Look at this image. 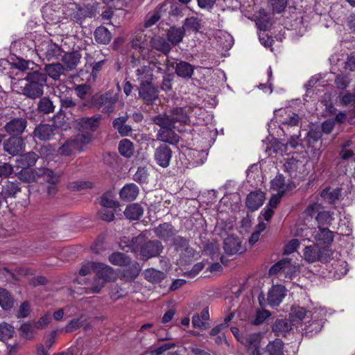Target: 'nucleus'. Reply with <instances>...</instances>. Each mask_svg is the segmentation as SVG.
<instances>
[{"label": "nucleus", "mask_w": 355, "mask_h": 355, "mask_svg": "<svg viewBox=\"0 0 355 355\" xmlns=\"http://www.w3.org/2000/svg\"><path fill=\"white\" fill-rule=\"evenodd\" d=\"M46 75L39 71L28 72L25 78L12 83V87L18 94L31 99L40 98L44 94V87L46 85Z\"/></svg>", "instance_id": "1"}, {"label": "nucleus", "mask_w": 355, "mask_h": 355, "mask_svg": "<svg viewBox=\"0 0 355 355\" xmlns=\"http://www.w3.org/2000/svg\"><path fill=\"white\" fill-rule=\"evenodd\" d=\"M128 247L132 252H139L144 259H149L159 255L163 248L161 243L157 241L145 243L144 237L142 236L133 238Z\"/></svg>", "instance_id": "2"}, {"label": "nucleus", "mask_w": 355, "mask_h": 355, "mask_svg": "<svg viewBox=\"0 0 355 355\" xmlns=\"http://www.w3.org/2000/svg\"><path fill=\"white\" fill-rule=\"evenodd\" d=\"M300 270V266L291 263L290 259L286 258L274 264L269 270L270 275H277L282 281H288L296 276Z\"/></svg>", "instance_id": "3"}, {"label": "nucleus", "mask_w": 355, "mask_h": 355, "mask_svg": "<svg viewBox=\"0 0 355 355\" xmlns=\"http://www.w3.org/2000/svg\"><path fill=\"white\" fill-rule=\"evenodd\" d=\"M315 243L306 246L303 251V258L308 263L317 261L327 262L330 260L333 252L327 247H319Z\"/></svg>", "instance_id": "4"}, {"label": "nucleus", "mask_w": 355, "mask_h": 355, "mask_svg": "<svg viewBox=\"0 0 355 355\" xmlns=\"http://www.w3.org/2000/svg\"><path fill=\"white\" fill-rule=\"evenodd\" d=\"M305 213L311 217L317 214L316 220L318 223V227L329 225L332 220L330 213L327 211H322L321 205L317 202L310 205L306 208Z\"/></svg>", "instance_id": "5"}, {"label": "nucleus", "mask_w": 355, "mask_h": 355, "mask_svg": "<svg viewBox=\"0 0 355 355\" xmlns=\"http://www.w3.org/2000/svg\"><path fill=\"white\" fill-rule=\"evenodd\" d=\"M312 236L318 245H322L323 247L329 246L334 241V233L327 228L318 227V230H315L312 233Z\"/></svg>", "instance_id": "6"}, {"label": "nucleus", "mask_w": 355, "mask_h": 355, "mask_svg": "<svg viewBox=\"0 0 355 355\" xmlns=\"http://www.w3.org/2000/svg\"><path fill=\"white\" fill-rule=\"evenodd\" d=\"M171 157L172 151L166 145H162L155 150V159L157 164L162 168H166L169 166Z\"/></svg>", "instance_id": "7"}, {"label": "nucleus", "mask_w": 355, "mask_h": 355, "mask_svg": "<svg viewBox=\"0 0 355 355\" xmlns=\"http://www.w3.org/2000/svg\"><path fill=\"white\" fill-rule=\"evenodd\" d=\"M139 95L147 105H152L158 98V90L152 83L144 84L140 85Z\"/></svg>", "instance_id": "8"}, {"label": "nucleus", "mask_w": 355, "mask_h": 355, "mask_svg": "<svg viewBox=\"0 0 355 355\" xmlns=\"http://www.w3.org/2000/svg\"><path fill=\"white\" fill-rule=\"evenodd\" d=\"M24 148V140L20 137H10L3 144L4 150L12 155H17L23 152Z\"/></svg>", "instance_id": "9"}, {"label": "nucleus", "mask_w": 355, "mask_h": 355, "mask_svg": "<svg viewBox=\"0 0 355 355\" xmlns=\"http://www.w3.org/2000/svg\"><path fill=\"white\" fill-rule=\"evenodd\" d=\"M27 125V121L24 118H15L8 122L4 129L10 135H19L24 132Z\"/></svg>", "instance_id": "10"}, {"label": "nucleus", "mask_w": 355, "mask_h": 355, "mask_svg": "<svg viewBox=\"0 0 355 355\" xmlns=\"http://www.w3.org/2000/svg\"><path fill=\"white\" fill-rule=\"evenodd\" d=\"M57 128L54 125L40 124L34 131L35 137L42 141L51 139L57 132Z\"/></svg>", "instance_id": "11"}, {"label": "nucleus", "mask_w": 355, "mask_h": 355, "mask_svg": "<svg viewBox=\"0 0 355 355\" xmlns=\"http://www.w3.org/2000/svg\"><path fill=\"white\" fill-rule=\"evenodd\" d=\"M285 292V287L282 285L272 286L268 294V302L270 306H278L284 297Z\"/></svg>", "instance_id": "12"}, {"label": "nucleus", "mask_w": 355, "mask_h": 355, "mask_svg": "<svg viewBox=\"0 0 355 355\" xmlns=\"http://www.w3.org/2000/svg\"><path fill=\"white\" fill-rule=\"evenodd\" d=\"M265 200V194L263 192L257 191L250 193L246 198L245 204L247 207L251 211L258 209Z\"/></svg>", "instance_id": "13"}, {"label": "nucleus", "mask_w": 355, "mask_h": 355, "mask_svg": "<svg viewBox=\"0 0 355 355\" xmlns=\"http://www.w3.org/2000/svg\"><path fill=\"white\" fill-rule=\"evenodd\" d=\"M153 67L150 64L144 65L136 69L135 77L137 80L140 83V85L151 83L153 79Z\"/></svg>", "instance_id": "14"}, {"label": "nucleus", "mask_w": 355, "mask_h": 355, "mask_svg": "<svg viewBox=\"0 0 355 355\" xmlns=\"http://www.w3.org/2000/svg\"><path fill=\"white\" fill-rule=\"evenodd\" d=\"M118 98L116 95H112L107 92L101 95L96 102L98 107H103L105 112H110L112 110L113 105L116 103Z\"/></svg>", "instance_id": "15"}, {"label": "nucleus", "mask_w": 355, "mask_h": 355, "mask_svg": "<svg viewBox=\"0 0 355 355\" xmlns=\"http://www.w3.org/2000/svg\"><path fill=\"white\" fill-rule=\"evenodd\" d=\"M261 339L262 334L261 333L247 334L241 340V343L248 350L253 349V351H259Z\"/></svg>", "instance_id": "16"}, {"label": "nucleus", "mask_w": 355, "mask_h": 355, "mask_svg": "<svg viewBox=\"0 0 355 355\" xmlns=\"http://www.w3.org/2000/svg\"><path fill=\"white\" fill-rule=\"evenodd\" d=\"M209 320V310L207 308H205L201 311L200 314H196L193 316V327L198 329L205 330L209 327L208 323Z\"/></svg>", "instance_id": "17"}, {"label": "nucleus", "mask_w": 355, "mask_h": 355, "mask_svg": "<svg viewBox=\"0 0 355 355\" xmlns=\"http://www.w3.org/2000/svg\"><path fill=\"white\" fill-rule=\"evenodd\" d=\"M175 127H168L160 129L157 135V140L168 143L171 144H175L179 141L178 135L175 133L173 129Z\"/></svg>", "instance_id": "18"}, {"label": "nucleus", "mask_w": 355, "mask_h": 355, "mask_svg": "<svg viewBox=\"0 0 355 355\" xmlns=\"http://www.w3.org/2000/svg\"><path fill=\"white\" fill-rule=\"evenodd\" d=\"M94 266L96 270V276L105 282H110L114 278V271L110 266L98 262Z\"/></svg>", "instance_id": "19"}, {"label": "nucleus", "mask_w": 355, "mask_h": 355, "mask_svg": "<svg viewBox=\"0 0 355 355\" xmlns=\"http://www.w3.org/2000/svg\"><path fill=\"white\" fill-rule=\"evenodd\" d=\"M139 192L138 187L133 184H125L120 191V198L124 201H133L135 200Z\"/></svg>", "instance_id": "20"}, {"label": "nucleus", "mask_w": 355, "mask_h": 355, "mask_svg": "<svg viewBox=\"0 0 355 355\" xmlns=\"http://www.w3.org/2000/svg\"><path fill=\"white\" fill-rule=\"evenodd\" d=\"M100 115H95L92 117H83L78 119V124L80 128L86 131H94L99 125Z\"/></svg>", "instance_id": "21"}, {"label": "nucleus", "mask_w": 355, "mask_h": 355, "mask_svg": "<svg viewBox=\"0 0 355 355\" xmlns=\"http://www.w3.org/2000/svg\"><path fill=\"white\" fill-rule=\"evenodd\" d=\"M185 35L184 28L182 27H171L167 31V40L173 45L179 44Z\"/></svg>", "instance_id": "22"}, {"label": "nucleus", "mask_w": 355, "mask_h": 355, "mask_svg": "<svg viewBox=\"0 0 355 355\" xmlns=\"http://www.w3.org/2000/svg\"><path fill=\"white\" fill-rule=\"evenodd\" d=\"M224 250L229 254H235L241 250V243L239 239L228 236L224 241Z\"/></svg>", "instance_id": "23"}, {"label": "nucleus", "mask_w": 355, "mask_h": 355, "mask_svg": "<svg viewBox=\"0 0 355 355\" xmlns=\"http://www.w3.org/2000/svg\"><path fill=\"white\" fill-rule=\"evenodd\" d=\"M17 177L21 181L27 182L39 181L38 168H21V170L17 173Z\"/></svg>", "instance_id": "24"}, {"label": "nucleus", "mask_w": 355, "mask_h": 355, "mask_svg": "<svg viewBox=\"0 0 355 355\" xmlns=\"http://www.w3.org/2000/svg\"><path fill=\"white\" fill-rule=\"evenodd\" d=\"M38 157V155L34 152H29L21 155L16 160L17 166L19 168H28L33 166L36 163Z\"/></svg>", "instance_id": "25"}, {"label": "nucleus", "mask_w": 355, "mask_h": 355, "mask_svg": "<svg viewBox=\"0 0 355 355\" xmlns=\"http://www.w3.org/2000/svg\"><path fill=\"white\" fill-rule=\"evenodd\" d=\"M155 233L159 238L168 240L175 234L173 227L169 223H163L155 229Z\"/></svg>", "instance_id": "26"}, {"label": "nucleus", "mask_w": 355, "mask_h": 355, "mask_svg": "<svg viewBox=\"0 0 355 355\" xmlns=\"http://www.w3.org/2000/svg\"><path fill=\"white\" fill-rule=\"evenodd\" d=\"M39 180L42 178L43 180L55 184L59 181L62 173H55L53 171L46 168H38Z\"/></svg>", "instance_id": "27"}, {"label": "nucleus", "mask_w": 355, "mask_h": 355, "mask_svg": "<svg viewBox=\"0 0 355 355\" xmlns=\"http://www.w3.org/2000/svg\"><path fill=\"white\" fill-rule=\"evenodd\" d=\"M193 70L191 64L184 61L177 63L175 67L177 75L184 78H190L193 73Z\"/></svg>", "instance_id": "28"}, {"label": "nucleus", "mask_w": 355, "mask_h": 355, "mask_svg": "<svg viewBox=\"0 0 355 355\" xmlns=\"http://www.w3.org/2000/svg\"><path fill=\"white\" fill-rule=\"evenodd\" d=\"M151 46L167 55L171 50V46L168 42H167L165 39L161 37H155L150 40Z\"/></svg>", "instance_id": "29"}, {"label": "nucleus", "mask_w": 355, "mask_h": 355, "mask_svg": "<svg viewBox=\"0 0 355 355\" xmlns=\"http://www.w3.org/2000/svg\"><path fill=\"white\" fill-rule=\"evenodd\" d=\"M44 74L49 76L53 80H58L64 71V67L60 63L46 64L44 67Z\"/></svg>", "instance_id": "30"}, {"label": "nucleus", "mask_w": 355, "mask_h": 355, "mask_svg": "<svg viewBox=\"0 0 355 355\" xmlns=\"http://www.w3.org/2000/svg\"><path fill=\"white\" fill-rule=\"evenodd\" d=\"M143 212V208L139 205L131 204L125 208L124 215L129 220H138L142 216Z\"/></svg>", "instance_id": "31"}, {"label": "nucleus", "mask_w": 355, "mask_h": 355, "mask_svg": "<svg viewBox=\"0 0 355 355\" xmlns=\"http://www.w3.org/2000/svg\"><path fill=\"white\" fill-rule=\"evenodd\" d=\"M171 117L173 120V123L178 122L182 124H187L189 121V117L187 111L182 107H176L172 110Z\"/></svg>", "instance_id": "32"}, {"label": "nucleus", "mask_w": 355, "mask_h": 355, "mask_svg": "<svg viewBox=\"0 0 355 355\" xmlns=\"http://www.w3.org/2000/svg\"><path fill=\"white\" fill-rule=\"evenodd\" d=\"M75 150H78L76 141L73 138L67 140L59 148L58 153L61 155L69 156Z\"/></svg>", "instance_id": "33"}, {"label": "nucleus", "mask_w": 355, "mask_h": 355, "mask_svg": "<svg viewBox=\"0 0 355 355\" xmlns=\"http://www.w3.org/2000/svg\"><path fill=\"white\" fill-rule=\"evenodd\" d=\"M95 40L98 43L106 44H108L112 35L110 32L105 27H98L94 32Z\"/></svg>", "instance_id": "34"}, {"label": "nucleus", "mask_w": 355, "mask_h": 355, "mask_svg": "<svg viewBox=\"0 0 355 355\" xmlns=\"http://www.w3.org/2000/svg\"><path fill=\"white\" fill-rule=\"evenodd\" d=\"M144 275V278L153 284L159 283L162 279L165 278V275L164 272L153 268L146 270Z\"/></svg>", "instance_id": "35"}, {"label": "nucleus", "mask_w": 355, "mask_h": 355, "mask_svg": "<svg viewBox=\"0 0 355 355\" xmlns=\"http://www.w3.org/2000/svg\"><path fill=\"white\" fill-rule=\"evenodd\" d=\"M271 189L277 191V193L284 195L288 189V185L286 184L284 178L282 175H277L273 180H271Z\"/></svg>", "instance_id": "36"}, {"label": "nucleus", "mask_w": 355, "mask_h": 355, "mask_svg": "<svg viewBox=\"0 0 355 355\" xmlns=\"http://www.w3.org/2000/svg\"><path fill=\"white\" fill-rule=\"evenodd\" d=\"M266 351L270 355H284V343L276 339L267 345Z\"/></svg>", "instance_id": "37"}, {"label": "nucleus", "mask_w": 355, "mask_h": 355, "mask_svg": "<svg viewBox=\"0 0 355 355\" xmlns=\"http://www.w3.org/2000/svg\"><path fill=\"white\" fill-rule=\"evenodd\" d=\"M153 121L156 125L160 126V129L168 127H175L171 114L170 116L159 114L153 117Z\"/></svg>", "instance_id": "38"}, {"label": "nucleus", "mask_w": 355, "mask_h": 355, "mask_svg": "<svg viewBox=\"0 0 355 355\" xmlns=\"http://www.w3.org/2000/svg\"><path fill=\"white\" fill-rule=\"evenodd\" d=\"M299 120L300 118L297 114L291 112V110H284V115L282 116V118L279 119V121L282 124L288 125L289 126H294L298 124Z\"/></svg>", "instance_id": "39"}, {"label": "nucleus", "mask_w": 355, "mask_h": 355, "mask_svg": "<svg viewBox=\"0 0 355 355\" xmlns=\"http://www.w3.org/2000/svg\"><path fill=\"white\" fill-rule=\"evenodd\" d=\"M291 329V326L286 320H277L272 326V331L277 335L284 336Z\"/></svg>", "instance_id": "40"}, {"label": "nucleus", "mask_w": 355, "mask_h": 355, "mask_svg": "<svg viewBox=\"0 0 355 355\" xmlns=\"http://www.w3.org/2000/svg\"><path fill=\"white\" fill-rule=\"evenodd\" d=\"M13 299L9 293L3 288H0V306L4 310H8L13 306Z\"/></svg>", "instance_id": "41"}, {"label": "nucleus", "mask_w": 355, "mask_h": 355, "mask_svg": "<svg viewBox=\"0 0 355 355\" xmlns=\"http://www.w3.org/2000/svg\"><path fill=\"white\" fill-rule=\"evenodd\" d=\"M119 150L121 155L130 157L134 153L132 143L128 139H123L119 142Z\"/></svg>", "instance_id": "42"}, {"label": "nucleus", "mask_w": 355, "mask_h": 355, "mask_svg": "<svg viewBox=\"0 0 355 355\" xmlns=\"http://www.w3.org/2000/svg\"><path fill=\"white\" fill-rule=\"evenodd\" d=\"M109 261L111 263L116 266H126L130 263V259L123 253L114 252L109 257Z\"/></svg>", "instance_id": "43"}, {"label": "nucleus", "mask_w": 355, "mask_h": 355, "mask_svg": "<svg viewBox=\"0 0 355 355\" xmlns=\"http://www.w3.org/2000/svg\"><path fill=\"white\" fill-rule=\"evenodd\" d=\"M340 196V190L339 189H325L321 193V197L329 203H334L338 199Z\"/></svg>", "instance_id": "44"}, {"label": "nucleus", "mask_w": 355, "mask_h": 355, "mask_svg": "<svg viewBox=\"0 0 355 355\" xmlns=\"http://www.w3.org/2000/svg\"><path fill=\"white\" fill-rule=\"evenodd\" d=\"M182 27L184 28V31L186 30H191L194 32H198L201 28L200 19L195 17L187 18L184 21Z\"/></svg>", "instance_id": "45"}, {"label": "nucleus", "mask_w": 355, "mask_h": 355, "mask_svg": "<svg viewBox=\"0 0 355 355\" xmlns=\"http://www.w3.org/2000/svg\"><path fill=\"white\" fill-rule=\"evenodd\" d=\"M37 107L38 110L44 114H49L54 111L52 101L46 97H44L39 101Z\"/></svg>", "instance_id": "46"}, {"label": "nucleus", "mask_w": 355, "mask_h": 355, "mask_svg": "<svg viewBox=\"0 0 355 355\" xmlns=\"http://www.w3.org/2000/svg\"><path fill=\"white\" fill-rule=\"evenodd\" d=\"M105 282L98 276L94 278V282L90 287L85 288L86 294L98 293L104 287Z\"/></svg>", "instance_id": "47"}, {"label": "nucleus", "mask_w": 355, "mask_h": 355, "mask_svg": "<svg viewBox=\"0 0 355 355\" xmlns=\"http://www.w3.org/2000/svg\"><path fill=\"white\" fill-rule=\"evenodd\" d=\"M306 315V311L303 307H293L290 313V318L293 322L302 320Z\"/></svg>", "instance_id": "48"}, {"label": "nucleus", "mask_w": 355, "mask_h": 355, "mask_svg": "<svg viewBox=\"0 0 355 355\" xmlns=\"http://www.w3.org/2000/svg\"><path fill=\"white\" fill-rule=\"evenodd\" d=\"M270 316V313L268 311L264 309H258L256 311L252 323L254 325L261 324Z\"/></svg>", "instance_id": "49"}, {"label": "nucleus", "mask_w": 355, "mask_h": 355, "mask_svg": "<svg viewBox=\"0 0 355 355\" xmlns=\"http://www.w3.org/2000/svg\"><path fill=\"white\" fill-rule=\"evenodd\" d=\"M144 35L142 33H138L135 36L132 41V46L135 49H138L139 52L144 55L146 51V48L144 46Z\"/></svg>", "instance_id": "50"}, {"label": "nucleus", "mask_w": 355, "mask_h": 355, "mask_svg": "<svg viewBox=\"0 0 355 355\" xmlns=\"http://www.w3.org/2000/svg\"><path fill=\"white\" fill-rule=\"evenodd\" d=\"M76 141V145L78 148V151H83V146L89 144L92 141V135L89 134H79L73 137Z\"/></svg>", "instance_id": "51"}, {"label": "nucleus", "mask_w": 355, "mask_h": 355, "mask_svg": "<svg viewBox=\"0 0 355 355\" xmlns=\"http://www.w3.org/2000/svg\"><path fill=\"white\" fill-rule=\"evenodd\" d=\"M13 333L14 329L12 326L7 323L0 324V340H4L11 338Z\"/></svg>", "instance_id": "52"}, {"label": "nucleus", "mask_w": 355, "mask_h": 355, "mask_svg": "<svg viewBox=\"0 0 355 355\" xmlns=\"http://www.w3.org/2000/svg\"><path fill=\"white\" fill-rule=\"evenodd\" d=\"M148 173L145 167H139L134 175V180L140 184L147 182L148 180Z\"/></svg>", "instance_id": "53"}, {"label": "nucleus", "mask_w": 355, "mask_h": 355, "mask_svg": "<svg viewBox=\"0 0 355 355\" xmlns=\"http://www.w3.org/2000/svg\"><path fill=\"white\" fill-rule=\"evenodd\" d=\"M61 107L62 109H70L69 112L73 114V111L77 110H82L80 106L76 107V103L69 97L63 98L60 99Z\"/></svg>", "instance_id": "54"}, {"label": "nucleus", "mask_w": 355, "mask_h": 355, "mask_svg": "<svg viewBox=\"0 0 355 355\" xmlns=\"http://www.w3.org/2000/svg\"><path fill=\"white\" fill-rule=\"evenodd\" d=\"M60 55V47L55 44H51L48 46L47 50L46 52V58L50 60L54 58H57Z\"/></svg>", "instance_id": "55"}, {"label": "nucleus", "mask_w": 355, "mask_h": 355, "mask_svg": "<svg viewBox=\"0 0 355 355\" xmlns=\"http://www.w3.org/2000/svg\"><path fill=\"white\" fill-rule=\"evenodd\" d=\"M270 6L275 12L280 13L284 10L287 6V0H270Z\"/></svg>", "instance_id": "56"}, {"label": "nucleus", "mask_w": 355, "mask_h": 355, "mask_svg": "<svg viewBox=\"0 0 355 355\" xmlns=\"http://www.w3.org/2000/svg\"><path fill=\"white\" fill-rule=\"evenodd\" d=\"M350 83V80L347 76L344 75H338L335 79V84L338 89H345Z\"/></svg>", "instance_id": "57"}, {"label": "nucleus", "mask_w": 355, "mask_h": 355, "mask_svg": "<svg viewBox=\"0 0 355 355\" xmlns=\"http://www.w3.org/2000/svg\"><path fill=\"white\" fill-rule=\"evenodd\" d=\"M300 245V242L297 239H292L284 247V254H290L298 248Z\"/></svg>", "instance_id": "58"}, {"label": "nucleus", "mask_w": 355, "mask_h": 355, "mask_svg": "<svg viewBox=\"0 0 355 355\" xmlns=\"http://www.w3.org/2000/svg\"><path fill=\"white\" fill-rule=\"evenodd\" d=\"M110 208H102L98 211L99 217L105 221H112L114 218V211Z\"/></svg>", "instance_id": "59"}, {"label": "nucleus", "mask_w": 355, "mask_h": 355, "mask_svg": "<svg viewBox=\"0 0 355 355\" xmlns=\"http://www.w3.org/2000/svg\"><path fill=\"white\" fill-rule=\"evenodd\" d=\"M102 208H113L118 206L119 203L111 198L108 195H104L101 198Z\"/></svg>", "instance_id": "60"}, {"label": "nucleus", "mask_w": 355, "mask_h": 355, "mask_svg": "<svg viewBox=\"0 0 355 355\" xmlns=\"http://www.w3.org/2000/svg\"><path fill=\"white\" fill-rule=\"evenodd\" d=\"M160 19V15L158 12H155L152 15L146 17L144 26L145 28H149L155 24Z\"/></svg>", "instance_id": "61"}, {"label": "nucleus", "mask_w": 355, "mask_h": 355, "mask_svg": "<svg viewBox=\"0 0 355 355\" xmlns=\"http://www.w3.org/2000/svg\"><path fill=\"white\" fill-rule=\"evenodd\" d=\"M174 347L173 343H164L150 352L151 355H160Z\"/></svg>", "instance_id": "62"}, {"label": "nucleus", "mask_w": 355, "mask_h": 355, "mask_svg": "<svg viewBox=\"0 0 355 355\" xmlns=\"http://www.w3.org/2000/svg\"><path fill=\"white\" fill-rule=\"evenodd\" d=\"M299 162L293 157L287 159L284 164L285 169L289 173L295 172L298 168Z\"/></svg>", "instance_id": "63"}, {"label": "nucleus", "mask_w": 355, "mask_h": 355, "mask_svg": "<svg viewBox=\"0 0 355 355\" xmlns=\"http://www.w3.org/2000/svg\"><path fill=\"white\" fill-rule=\"evenodd\" d=\"M77 96L81 99H85L90 90V87L87 85H78L75 89Z\"/></svg>", "instance_id": "64"}]
</instances>
